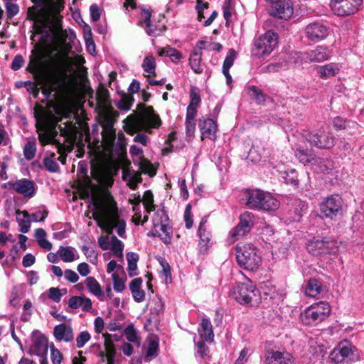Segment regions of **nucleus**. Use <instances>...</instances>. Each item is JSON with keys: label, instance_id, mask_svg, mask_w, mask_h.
Here are the masks:
<instances>
[{"label": "nucleus", "instance_id": "nucleus-31", "mask_svg": "<svg viewBox=\"0 0 364 364\" xmlns=\"http://www.w3.org/2000/svg\"><path fill=\"white\" fill-rule=\"evenodd\" d=\"M92 301L89 298L85 296H72L70 298V308H80L84 311L92 309Z\"/></svg>", "mask_w": 364, "mask_h": 364}, {"label": "nucleus", "instance_id": "nucleus-12", "mask_svg": "<svg viewBox=\"0 0 364 364\" xmlns=\"http://www.w3.org/2000/svg\"><path fill=\"white\" fill-rule=\"evenodd\" d=\"M305 139L311 146L321 149H328L335 145V137L333 134L322 130L308 133Z\"/></svg>", "mask_w": 364, "mask_h": 364}, {"label": "nucleus", "instance_id": "nucleus-63", "mask_svg": "<svg viewBox=\"0 0 364 364\" xmlns=\"http://www.w3.org/2000/svg\"><path fill=\"white\" fill-rule=\"evenodd\" d=\"M6 11L8 19H11L18 12V6L16 4L7 2L6 4Z\"/></svg>", "mask_w": 364, "mask_h": 364}, {"label": "nucleus", "instance_id": "nucleus-33", "mask_svg": "<svg viewBox=\"0 0 364 364\" xmlns=\"http://www.w3.org/2000/svg\"><path fill=\"white\" fill-rule=\"evenodd\" d=\"M151 11L149 9H142L141 12V18L145 23V31L149 36H159V28H153L152 22L151 21Z\"/></svg>", "mask_w": 364, "mask_h": 364}, {"label": "nucleus", "instance_id": "nucleus-35", "mask_svg": "<svg viewBox=\"0 0 364 364\" xmlns=\"http://www.w3.org/2000/svg\"><path fill=\"white\" fill-rule=\"evenodd\" d=\"M339 72V68L334 63H328L317 68V73L321 78L335 76Z\"/></svg>", "mask_w": 364, "mask_h": 364}, {"label": "nucleus", "instance_id": "nucleus-46", "mask_svg": "<svg viewBox=\"0 0 364 364\" xmlns=\"http://www.w3.org/2000/svg\"><path fill=\"white\" fill-rule=\"evenodd\" d=\"M53 335L57 341H68V328L64 323L57 325L54 328Z\"/></svg>", "mask_w": 364, "mask_h": 364}, {"label": "nucleus", "instance_id": "nucleus-19", "mask_svg": "<svg viewBox=\"0 0 364 364\" xmlns=\"http://www.w3.org/2000/svg\"><path fill=\"white\" fill-rule=\"evenodd\" d=\"M334 241L323 237L321 240H314L307 244V250L314 256L331 254L333 250Z\"/></svg>", "mask_w": 364, "mask_h": 364}, {"label": "nucleus", "instance_id": "nucleus-18", "mask_svg": "<svg viewBox=\"0 0 364 364\" xmlns=\"http://www.w3.org/2000/svg\"><path fill=\"white\" fill-rule=\"evenodd\" d=\"M272 3L271 16L283 20H288L293 16L294 6L291 0H277Z\"/></svg>", "mask_w": 364, "mask_h": 364}, {"label": "nucleus", "instance_id": "nucleus-39", "mask_svg": "<svg viewBox=\"0 0 364 364\" xmlns=\"http://www.w3.org/2000/svg\"><path fill=\"white\" fill-rule=\"evenodd\" d=\"M67 294L65 288L59 289L58 287H50L46 292L41 294V298H48L53 301L58 303L60 301L63 296Z\"/></svg>", "mask_w": 364, "mask_h": 364}, {"label": "nucleus", "instance_id": "nucleus-22", "mask_svg": "<svg viewBox=\"0 0 364 364\" xmlns=\"http://www.w3.org/2000/svg\"><path fill=\"white\" fill-rule=\"evenodd\" d=\"M48 350V338L43 334L37 335L32 339V343L28 350L30 355H36L43 359H47L46 355Z\"/></svg>", "mask_w": 364, "mask_h": 364}, {"label": "nucleus", "instance_id": "nucleus-1", "mask_svg": "<svg viewBox=\"0 0 364 364\" xmlns=\"http://www.w3.org/2000/svg\"><path fill=\"white\" fill-rule=\"evenodd\" d=\"M49 70L51 83L49 94L53 92V101L38 119L36 128L42 145L55 144L60 154L58 159L66 162L68 151V43L66 31L58 26L53 33L50 51Z\"/></svg>", "mask_w": 364, "mask_h": 364}, {"label": "nucleus", "instance_id": "nucleus-24", "mask_svg": "<svg viewBox=\"0 0 364 364\" xmlns=\"http://www.w3.org/2000/svg\"><path fill=\"white\" fill-rule=\"evenodd\" d=\"M264 357L266 364H294L292 356L287 352L269 350Z\"/></svg>", "mask_w": 364, "mask_h": 364}, {"label": "nucleus", "instance_id": "nucleus-43", "mask_svg": "<svg viewBox=\"0 0 364 364\" xmlns=\"http://www.w3.org/2000/svg\"><path fill=\"white\" fill-rule=\"evenodd\" d=\"M127 259L128 262V274L130 277H133L137 274V262L139 255L136 253L129 252L127 254Z\"/></svg>", "mask_w": 364, "mask_h": 364}, {"label": "nucleus", "instance_id": "nucleus-13", "mask_svg": "<svg viewBox=\"0 0 364 364\" xmlns=\"http://www.w3.org/2000/svg\"><path fill=\"white\" fill-rule=\"evenodd\" d=\"M362 2L363 0H331L330 6L335 15L346 16L355 14Z\"/></svg>", "mask_w": 364, "mask_h": 364}, {"label": "nucleus", "instance_id": "nucleus-58", "mask_svg": "<svg viewBox=\"0 0 364 364\" xmlns=\"http://www.w3.org/2000/svg\"><path fill=\"white\" fill-rule=\"evenodd\" d=\"M159 342L156 341H151L146 349V355L147 357H155L158 355Z\"/></svg>", "mask_w": 364, "mask_h": 364}, {"label": "nucleus", "instance_id": "nucleus-54", "mask_svg": "<svg viewBox=\"0 0 364 364\" xmlns=\"http://www.w3.org/2000/svg\"><path fill=\"white\" fill-rule=\"evenodd\" d=\"M249 90L252 92V97L258 104H261L265 102L266 95L264 92L257 87L252 85L249 87Z\"/></svg>", "mask_w": 364, "mask_h": 364}, {"label": "nucleus", "instance_id": "nucleus-64", "mask_svg": "<svg viewBox=\"0 0 364 364\" xmlns=\"http://www.w3.org/2000/svg\"><path fill=\"white\" fill-rule=\"evenodd\" d=\"M43 164L46 170L50 172H56L58 170V164L51 158L46 157L43 159Z\"/></svg>", "mask_w": 364, "mask_h": 364}, {"label": "nucleus", "instance_id": "nucleus-37", "mask_svg": "<svg viewBox=\"0 0 364 364\" xmlns=\"http://www.w3.org/2000/svg\"><path fill=\"white\" fill-rule=\"evenodd\" d=\"M16 220L19 226V230L23 233H26L31 228V217L27 212H16Z\"/></svg>", "mask_w": 364, "mask_h": 364}, {"label": "nucleus", "instance_id": "nucleus-34", "mask_svg": "<svg viewBox=\"0 0 364 364\" xmlns=\"http://www.w3.org/2000/svg\"><path fill=\"white\" fill-rule=\"evenodd\" d=\"M105 352H100V353L102 359L106 358L107 364H114L116 350L114 343L108 338H105Z\"/></svg>", "mask_w": 364, "mask_h": 364}, {"label": "nucleus", "instance_id": "nucleus-38", "mask_svg": "<svg viewBox=\"0 0 364 364\" xmlns=\"http://www.w3.org/2000/svg\"><path fill=\"white\" fill-rule=\"evenodd\" d=\"M321 291V283L316 279H309L304 289L305 295L309 297H316Z\"/></svg>", "mask_w": 364, "mask_h": 364}, {"label": "nucleus", "instance_id": "nucleus-6", "mask_svg": "<svg viewBox=\"0 0 364 364\" xmlns=\"http://www.w3.org/2000/svg\"><path fill=\"white\" fill-rule=\"evenodd\" d=\"M230 296L242 305L252 306L260 300L259 290L250 281L237 283L232 289Z\"/></svg>", "mask_w": 364, "mask_h": 364}, {"label": "nucleus", "instance_id": "nucleus-59", "mask_svg": "<svg viewBox=\"0 0 364 364\" xmlns=\"http://www.w3.org/2000/svg\"><path fill=\"white\" fill-rule=\"evenodd\" d=\"M184 221L185 225L187 229H190L193 227V215L191 213V204H188L186 207L184 212Z\"/></svg>", "mask_w": 364, "mask_h": 364}, {"label": "nucleus", "instance_id": "nucleus-61", "mask_svg": "<svg viewBox=\"0 0 364 364\" xmlns=\"http://www.w3.org/2000/svg\"><path fill=\"white\" fill-rule=\"evenodd\" d=\"M90 339V335L87 331H82L76 338L77 347L82 348L85 343Z\"/></svg>", "mask_w": 364, "mask_h": 364}, {"label": "nucleus", "instance_id": "nucleus-28", "mask_svg": "<svg viewBox=\"0 0 364 364\" xmlns=\"http://www.w3.org/2000/svg\"><path fill=\"white\" fill-rule=\"evenodd\" d=\"M154 231L149 232L148 235L153 237L158 236L166 244H169L171 240L172 228L162 223H156L154 226Z\"/></svg>", "mask_w": 364, "mask_h": 364}, {"label": "nucleus", "instance_id": "nucleus-8", "mask_svg": "<svg viewBox=\"0 0 364 364\" xmlns=\"http://www.w3.org/2000/svg\"><path fill=\"white\" fill-rule=\"evenodd\" d=\"M330 305L320 301L307 307L300 314V320L305 325H316L324 321L330 314Z\"/></svg>", "mask_w": 364, "mask_h": 364}, {"label": "nucleus", "instance_id": "nucleus-42", "mask_svg": "<svg viewBox=\"0 0 364 364\" xmlns=\"http://www.w3.org/2000/svg\"><path fill=\"white\" fill-rule=\"evenodd\" d=\"M158 54L160 56L169 57L173 62H177L182 58V54L178 50L168 46L163 48H159Z\"/></svg>", "mask_w": 364, "mask_h": 364}, {"label": "nucleus", "instance_id": "nucleus-44", "mask_svg": "<svg viewBox=\"0 0 364 364\" xmlns=\"http://www.w3.org/2000/svg\"><path fill=\"white\" fill-rule=\"evenodd\" d=\"M85 284L90 292L97 297H100L102 294V289L99 282L92 277H89L85 279Z\"/></svg>", "mask_w": 364, "mask_h": 364}, {"label": "nucleus", "instance_id": "nucleus-21", "mask_svg": "<svg viewBox=\"0 0 364 364\" xmlns=\"http://www.w3.org/2000/svg\"><path fill=\"white\" fill-rule=\"evenodd\" d=\"M332 51L328 46H317L314 49L301 53V58L306 62L321 63L328 60Z\"/></svg>", "mask_w": 364, "mask_h": 364}, {"label": "nucleus", "instance_id": "nucleus-3", "mask_svg": "<svg viewBox=\"0 0 364 364\" xmlns=\"http://www.w3.org/2000/svg\"><path fill=\"white\" fill-rule=\"evenodd\" d=\"M138 111L130 114L127 119L126 132L129 134H137L134 137V141L146 146L149 138L140 132L151 134L152 129H158L161 125L159 116L155 113L153 107H146L144 105H137Z\"/></svg>", "mask_w": 364, "mask_h": 364}, {"label": "nucleus", "instance_id": "nucleus-15", "mask_svg": "<svg viewBox=\"0 0 364 364\" xmlns=\"http://www.w3.org/2000/svg\"><path fill=\"white\" fill-rule=\"evenodd\" d=\"M4 187L29 198H32L36 191L35 183L27 178H21L14 182L9 181L4 183Z\"/></svg>", "mask_w": 364, "mask_h": 364}, {"label": "nucleus", "instance_id": "nucleus-41", "mask_svg": "<svg viewBox=\"0 0 364 364\" xmlns=\"http://www.w3.org/2000/svg\"><path fill=\"white\" fill-rule=\"evenodd\" d=\"M266 150L259 146L257 143L252 145L250 149L247 158L254 162H259L262 161L263 158H265L268 153H266Z\"/></svg>", "mask_w": 364, "mask_h": 364}, {"label": "nucleus", "instance_id": "nucleus-49", "mask_svg": "<svg viewBox=\"0 0 364 364\" xmlns=\"http://www.w3.org/2000/svg\"><path fill=\"white\" fill-rule=\"evenodd\" d=\"M237 53L233 48L228 50V54L223 65V70H230L237 58Z\"/></svg>", "mask_w": 364, "mask_h": 364}, {"label": "nucleus", "instance_id": "nucleus-16", "mask_svg": "<svg viewBox=\"0 0 364 364\" xmlns=\"http://www.w3.org/2000/svg\"><path fill=\"white\" fill-rule=\"evenodd\" d=\"M98 122L103 128V131L108 134H114V124L116 118L119 116L117 112L112 107L96 110Z\"/></svg>", "mask_w": 364, "mask_h": 364}, {"label": "nucleus", "instance_id": "nucleus-57", "mask_svg": "<svg viewBox=\"0 0 364 364\" xmlns=\"http://www.w3.org/2000/svg\"><path fill=\"white\" fill-rule=\"evenodd\" d=\"M197 355L202 359L208 358L209 348L205 344L204 341H200L196 344Z\"/></svg>", "mask_w": 364, "mask_h": 364}, {"label": "nucleus", "instance_id": "nucleus-48", "mask_svg": "<svg viewBox=\"0 0 364 364\" xmlns=\"http://www.w3.org/2000/svg\"><path fill=\"white\" fill-rule=\"evenodd\" d=\"M124 335L126 336V338L129 342H132L133 343L136 344L137 346H139V344H140L139 337L138 336L137 332L133 325H129L124 329Z\"/></svg>", "mask_w": 364, "mask_h": 364}, {"label": "nucleus", "instance_id": "nucleus-47", "mask_svg": "<svg viewBox=\"0 0 364 364\" xmlns=\"http://www.w3.org/2000/svg\"><path fill=\"white\" fill-rule=\"evenodd\" d=\"M133 102L134 97L132 95H127L124 94L117 103V107L120 110L127 111L130 109Z\"/></svg>", "mask_w": 364, "mask_h": 364}, {"label": "nucleus", "instance_id": "nucleus-20", "mask_svg": "<svg viewBox=\"0 0 364 364\" xmlns=\"http://www.w3.org/2000/svg\"><path fill=\"white\" fill-rule=\"evenodd\" d=\"M208 216L202 218L197 231V235L199 237V251L200 253L205 254L208 248L211 246L212 233L207 225Z\"/></svg>", "mask_w": 364, "mask_h": 364}, {"label": "nucleus", "instance_id": "nucleus-7", "mask_svg": "<svg viewBox=\"0 0 364 364\" xmlns=\"http://www.w3.org/2000/svg\"><path fill=\"white\" fill-rule=\"evenodd\" d=\"M236 259L241 267L250 271L257 269L262 262L259 251L250 244L237 247Z\"/></svg>", "mask_w": 364, "mask_h": 364}, {"label": "nucleus", "instance_id": "nucleus-9", "mask_svg": "<svg viewBox=\"0 0 364 364\" xmlns=\"http://www.w3.org/2000/svg\"><path fill=\"white\" fill-rule=\"evenodd\" d=\"M319 210L323 218L337 220L343 215V200L338 194L330 195L321 201Z\"/></svg>", "mask_w": 364, "mask_h": 364}, {"label": "nucleus", "instance_id": "nucleus-52", "mask_svg": "<svg viewBox=\"0 0 364 364\" xmlns=\"http://www.w3.org/2000/svg\"><path fill=\"white\" fill-rule=\"evenodd\" d=\"M142 67L146 73L155 75L156 63L152 55L146 56L143 61Z\"/></svg>", "mask_w": 364, "mask_h": 364}, {"label": "nucleus", "instance_id": "nucleus-62", "mask_svg": "<svg viewBox=\"0 0 364 364\" xmlns=\"http://www.w3.org/2000/svg\"><path fill=\"white\" fill-rule=\"evenodd\" d=\"M191 102L188 106L198 107L200 103V96L195 88H191L190 91Z\"/></svg>", "mask_w": 364, "mask_h": 364}, {"label": "nucleus", "instance_id": "nucleus-11", "mask_svg": "<svg viewBox=\"0 0 364 364\" xmlns=\"http://www.w3.org/2000/svg\"><path fill=\"white\" fill-rule=\"evenodd\" d=\"M254 219L255 215L251 212L245 211L241 213L239 217V223L229 232L230 242H234L248 234L254 226Z\"/></svg>", "mask_w": 364, "mask_h": 364}, {"label": "nucleus", "instance_id": "nucleus-32", "mask_svg": "<svg viewBox=\"0 0 364 364\" xmlns=\"http://www.w3.org/2000/svg\"><path fill=\"white\" fill-rule=\"evenodd\" d=\"M96 107L95 110L111 108L109 104V96L107 90L101 88L96 93Z\"/></svg>", "mask_w": 364, "mask_h": 364}, {"label": "nucleus", "instance_id": "nucleus-14", "mask_svg": "<svg viewBox=\"0 0 364 364\" xmlns=\"http://www.w3.org/2000/svg\"><path fill=\"white\" fill-rule=\"evenodd\" d=\"M330 358L335 364L348 363L353 359V346L348 341H343L333 350Z\"/></svg>", "mask_w": 364, "mask_h": 364}, {"label": "nucleus", "instance_id": "nucleus-27", "mask_svg": "<svg viewBox=\"0 0 364 364\" xmlns=\"http://www.w3.org/2000/svg\"><path fill=\"white\" fill-rule=\"evenodd\" d=\"M311 166L316 172L330 173L335 168V163L328 157L316 156Z\"/></svg>", "mask_w": 364, "mask_h": 364}, {"label": "nucleus", "instance_id": "nucleus-2", "mask_svg": "<svg viewBox=\"0 0 364 364\" xmlns=\"http://www.w3.org/2000/svg\"><path fill=\"white\" fill-rule=\"evenodd\" d=\"M85 59L80 55H70V119L72 117L80 121V114L84 112L83 105L86 97L93 94V90L90 86L87 69L83 66ZM73 122L70 120V152L72 151L75 134Z\"/></svg>", "mask_w": 364, "mask_h": 364}, {"label": "nucleus", "instance_id": "nucleus-25", "mask_svg": "<svg viewBox=\"0 0 364 364\" xmlns=\"http://www.w3.org/2000/svg\"><path fill=\"white\" fill-rule=\"evenodd\" d=\"M198 127L201 132L202 139L207 138L212 141L215 140L218 125L213 119L210 118L200 119Z\"/></svg>", "mask_w": 364, "mask_h": 364}, {"label": "nucleus", "instance_id": "nucleus-53", "mask_svg": "<svg viewBox=\"0 0 364 364\" xmlns=\"http://www.w3.org/2000/svg\"><path fill=\"white\" fill-rule=\"evenodd\" d=\"M308 205L307 204L301 200H296L294 203V213L295 216L294 217V220H299L303 214L307 210Z\"/></svg>", "mask_w": 364, "mask_h": 364}, {"label": "nucleus", "instance_id": "nucleus-40", "mask_svg": "<svg viewBox=\"0 0 364 364\" xmlns=\"http://www.w3.org/2000/svg\"><path fill=\"white\" fill-rule=\"evenodd\" d=\"M201 58L202 52L197 50L196 49H193L189 58V65L193 71L196 73L199 74L203 72L200 65Z\"/></svg>", "mask_w": 364, "mask_h": 364}, {"label": "nucleus", "instance_id": "nucleus-23", "mask_svg": "<svg viewBox=\"0 0 364 364\" xmlns=\"http://www.w3.org/2000/svg\"><path fill=\"white\" fill-rule=\"evenodd\" d=\"M263 191L259 189H247L243 193L242 203L250 209L259 210L261 208V197Z\"/></svg>", "mask_w": 364, "mask_h": 364}, {"label": "nucleus", "instance_id": "nucleus-56", "mask_svg": "<svg viewBox=\"0 0 364 364\" xmlns=\"http://www.w3.org/2000/svg\"><path fill=\"white\" fill-rule=\"evenodd\" d=\"M112 278L114 291L122 292L125 288L124 281L117 273H113Z\"/></svg>", "mask_w": 364, "mask_h": 364}, {"label": "nucleus", "instance_id": "nucleus-17", "mask_svg": "<svg viewBox=\"0 0 364 364\" xmlns=\"http://www.w3.org/2000/svg\"><path fill=\"white\" fill-rule=\"evenodd\" d=\"M330 32V28L321 22L311 23L305 28L306 37L312 42H318L325 39Z\"/></svg>", "mask_w": 364, "mask_h": 364}, {"label": "nucleus", "instance_id": "nucleus-4", "mask_svg": "<svg viewBox=\"0 0 364 364\" xmlns=\"http://www.w3.org/2000/svg\"><path fill=\"white\" fill-rule=\"evenodd\" d=\"M35 6L28 9V16L36 23L45 27L51 23L52 18L64 8V0H32Z\"/></svg>", "mask_w": 364, "mask_h": 364}, {"label": "nucleus", "instance_id": "nucleus-51", "mask_svg": "<svg viewBox=\"0 0 364 364\" xmlns=\"http://www.w3.org/2000/svg\"><path fill=\"white\" fill-rule=\"evenodd\" d=\"M143 203L146 208V211L148 213H150L151 211L155 210V205H154V196L151 191H145L143 198Z\"/></svg>", "mask_w": 364, "mask_h": 364}, {"label": "nucleus", "instance_id": "nucleus-55", "mask_svg": "<svg viewBox=\"0 0 364 364\" xmlns=\"http://www.w3.org/2000/svg\"><path fill=\"white\" fill-rule=\"evenodd\" d=\"M350 124H354V122L341 117H336L333 119V126L336 130H342L350 127Z\"/></svg>", "mask_w": 364, "mask_h": 364}, {"label": "nucleus", "instance_id": "nucleus-26", "mask_svg": "<svg viewBox=\"0 0 364 364\" xmlns=\"http://www.w3.org/2000/svg\"><path fill=\"white\" fill-rule=\"evenodd\" d=\"M299 58V56L298 53L292 52L285 57L284 61H279L267 65L264 68V71L267 73H277L281 70H287L288 69L289 63H297Z\"/></svg>", "mask_w": 364, "mask_h": 364}, {"label": "nucleus", "instance_id": "nucleus-5", "mask_svg": "<svg viewBox=\"0 0 364 364\" xmlns=\"http://www.w3.org/2000/svg\"><path fill=\"white\" fill-rule=\"evenodd\" d=\"M95 205L97 209V214L105 221L108 228L110 230L116 228L119 237H126V222L119 218L118 208L113 198L107 196L103 201Z\"/></svg>", "mask_w": 364, "mask_h": 364}, {"label": "nucleus", "instance_id": "nucleus-45", "mask_svg": "<svg viewBox=\"0 0 364 364\" xmlns=\"http://www.w3.org/2000/svg\"><path fill=\"white\" fill-rule=\"evenodd\" d=\"M110 249L113 251V254L115 257H123L124 244L114 235L111 236Z\"/></svg>", "mask_w": 364, "mask_h": 364}, {"label": "nucleus", "instance_id": "nucleus-29", "mask_svg": "<svg viewBox=\"0 0 364 364\" xmlns=\"http://www.w3.org/2000/svg\"><path fill=\"white\" fill-rule=\"evenodd\" d=\"M261 208L259 210L274 211L279 208V201L275 198L271 193L263 191V196L261 197Z\"/></svg>", "mask_w": 364, "mask_h": 364}, {"label": "nucleus", "instance_id": "nucleus-50", "mask_svg": "<svg viewBox=\"0 0 364 364\" xmlns=\"http://www.w3.org/2000/svg\"><path fill=\"white\" fill-rule=\"evenodd\" d=\"M36 153V146L35 141H28L24 146L23 155L26 159L31 160L34 158Z\"/></svg>", "mask_w": 364, "mask_h": 364}, {"label": "nucleus", "instance_id": "nucleus-60", "mask_svg": "<svg viewBox=\"0 0 364 364\" xmlns=\"http://www.w3.org/2000/svg\"><path fill=\"white\" fill-rule=\"evenodd\" d=\"M50 358L53 364H60L63 359L61 353L55 348L53 343L50 345Z\"/></svg>", "mask_w": 364, "mask_h": 364}, {"label": "nucleus", "instance_id": "nucleus-30", "mask_svg": "<svg viewBox=\"0 0 364 364\" xmlns=\"http://www.w3.org/2000/svg\"><path fill=\"white\" fill-rule=\"evenodd\" d=\"M294 154L298 160L304 165L309 164L311 165L316 157L312 149H309L302 146H299L296 148L294 151Z\"/></svg>", "mask_w": 364, "mask_h": 364}, {"label": "nucleus", "instance_id": "nucleus-10", "mask_svg": "<svg viewBox=\"0 0 364 364\" xmlns=\"http://www.w3.org/2000/svg\"><path fill=\"white\" fill-rule=\"evenodd\" d=\"M278 45V34L268 31L255 40L252 53L258 58L269 55Z\"/></svg>", "mask_w": 364, "mask_h": 364}, {"label": "nucleus", "instance_id": "nucleus-36", "mask_svg": "<svg viewBox=\"0 0 364 364\" xmlns=\"http://www.w3.org/2000/svg\"><path fill=\"white\" fill-rule=\"evenodd\" d=\"M201 330L200 331V337L203 338L207 342H211L214 338L212 323L208 318H203L201 323Z\"/></svg>", "mask_w": 364, "mask_h": 364}]
</instances>
